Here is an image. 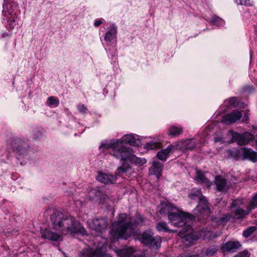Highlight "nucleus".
Returning a JSON list of instances; mask_svg holds the SVG:
<instances>
[{"label": "nucleus", "instance_id": "obj_1", "mask_svg": "<svg viewBox=\"0 0 257 257\" xmlns=\"http://www.w3.org/2000/svg\"><path fill=\"white\" fill-rule=\"evenodd\" d=\"M51 221L53 228L59 232L56 233L49 229H41L43 238L56 241L61 238V234L74 235L86 234L85 228L77 221L75 217L70 215H64L62 212L54 210L51 215Z\"/></svg>", "mask_w": 257, "mask_h": 257}, {"label": "nucleus", "instance_id": "obj_2", "mask_svg": "<svg viewBox=\"0 0 257 257\" xmlns=\"http://www.w3.org/2000/svg\"><path fill=\"white\" fill-rule=\"evenodd\" d=\"M99 149L102 151L110 150V154L122 162V166L119 167L116 173L119 175L126 173L128 168V135H125L121 139L105 141L101 143Z\"/></svg>", "mask_w": 257, "mask_h": 257}, {"label": "nucleus", "instance_id": "obj_3", "mask_svg": "<svg viewBox=\"0 0 257 257\" xmlns=\"http://www.w3.org/2000/svg\"><path fill=\"white\" fill-rule=\"evenodd\" d=\"M160 213L162 214L167 213L170 222L175 226H183L190 220H193L195 218L193 215L183 212L175 207L168 205L162 208Z\"/></svg>", "mask_w": 257, "mask_h": 257}, {"label": "nucleus", "instance_id": "obj_4", "mask_svg": "<svg viewBox=\"0 0 257 257\" xmlns=\"http://www.w3.org/2000/svg\"><path fill=\"white\" fill-rule=\"evenodd\" d=\"M126 217V214L121 213L119 215L118 220L112 223L110 232V238L113 242L120 238L126 239V231L128 227Z\"/></svg>", "mask_w": 257, "mask_h": 257}, {"label": "nucleus", "instance_id": "obj_5", "mask_svg": "<svg viewBox=\"0 0 257 257\" xmlns=\"http://www.w3.org/2000/svg\"><path fill=\"white\" fill-rule=\"evenodd\" d=\"M138 239L144 245L156 248L161 246L162 242L161 237L159 236L154 237L153 233L151 230L144 231L143 233L139 234Z\"/></svg>", "mask_w": 257, "mask_h": 257}, {"label": "nucleus", "instance_id": "obj_6", "mask_svg": "<svg viewBox=\"0 0 257 257\" xmlns=\"http://www.w3.org/2000/svg\"><path fill=\"white\" fill-rule=\"evenodd\" d=\"M189 197L191 199L195 200L198 202V205L196 208V211L203 214H207L208 213L209 208L207 201L202 195L200 190L196 189L192 191L189 195Z\"/></svg>", "mask_w": 257, "mask_h": 257}, {"label": "nucleus", "instance_id": "obj_7", "mask_svg": "<svg viewBox=\"0 0 257 257\" xmlns=\"http://www.w3.org/2000/svg\"><path fill=\"white\" fill-rule=\"evenodd\" d=\"M89 228L97 232H101L107 227V219L104 217H95L87 221Z\"/></svg>", "mask_w": 257, "mask_h": 257}, {"label": "nucleus", "instance_id": "obj_8", "mask_svg": "<svg viewBox=\"0 0 257 257\" xmlns=\"http://www.w3.org/2000/svg\"><path fill=\"white\" fill-rule=\"evenodd\" d=\"M242 204V201L240 199H236L234 200L231 206V210L233 213V218L236 219H241L247 215L250 211H249L248 206L247 210H245L240 207V205Z\"/></svg>", "mask_w": 257, "mask_h": 257}, {"label": "nucleus", "instance_id": "obj_9", "mask_svg": "<svg viewBox=\"0 0 257 257\" xmlns=\"http://www.w3.org/2000/svg\"><path fill=\"white\" fill-rule=\"evenodd\" d=\"M178 235L180 237L189 242L196 241L198 239V236L195 234L193 229L189 225L185 226L179 231Z\"/></svg>", "mask_w": 257, "mask_h": 257}, {"label": "nucleus", "instance_id": "obj_10", "mask_svg": "<svg viewBox=\"0 0 257 257\" xmlns=\"http://www.w3.org/2000/svg\"><path fill=\"white\" fill-rule=\"evenodd\" d=\"M242 116L241 111L234 110L231 112L224 115L221 121L226 124H230L239 120Z\"/></svg>", "mask_w": 257, "mask_h": 257}, {"label": "nucleus", "instance_id": "obj_11", "mask_svg": "<svg viewBox=\"0 0 257 257\" xmlns=\"http://www.w3.org/2000/svg\"><path fill=\"white\" fill-rule=\"evenodd\" d=\"M232 136L233 139L235 140L239 145H246L249 141L254 139L253 135L247 132L242 134L233 133Z\"/></svg>", "mask_w": 257, "mask_h": 257}, {"label": "nucleus", "instance_id": "obj_12", "mask_svg": "<svg viewBox=\"0 0 257 257\" xmlns=\"http://www.w3.org/2000/svg\"><path fill=\"white\" fill-rule=\"evenodd\" d=\"M214 182L219 191L226 192L231 186L230 182L220 176L215 177Z\"/></svg>", "mask_w": 257, "mask_h": 257}, {"label": "nucleus", "instance_id": "obj_13", "mask_svg": "<svg viewBox=\"0 0 257 257\" xmlns=\"http://www.w3.org/2000/svg\"><path fill=\"white\" fill-rule=\"evenodd\" d=\"M96 180L104 184H112L116 181V178L115 176L112 175L98 172L96 177Z\"/></svg>", "mask_w": 257, "mask_h": 257}, {"label": "nucleus", "instance_id": "obj_14", "mask_svg": "<svg viewBox=\"0 0 257 257\" xmlns=\"http://www.w3.org/2000/svg\"><path fill=\"white\" fill-rule=\"evenodd\" d=\"M163 165L158 161H153L149 169V174L155 175L158 179L162 175Z\"/></svg>", "mask_w": 257, "mask_h": 257}, {"label": "nucleus", "instance_id": "obj_15", "mask_svg": "<svg viewBox=\"0 0 257 257\" xmlns=\"http://www.w3.org/2000/svg\"><path fill=\"white\" fill-rule=\"evenodd\" d=\"M5 14L7 15L9 25L11 28L13 29L17 25H18L17 13L14 9H10L7 12H5Z\"/></svg>", "mask_w": 257, "mask_h": 257}, {"label": "nucleus", "instance_id": "obj_16", "mask_svg": "<svg viewBox=\"0 0 257 257\" xmlns=\"http://www.w3.org/2000/svg\"><path fill=\"white\" fill-rule=\"evenodd\" d=\"M174 146L173 145L168 146L166 149H162L157 153V157L162 161H166L170 154L174 150Z\"/></svg>", "mask_w": 257, "mask_h": 257}, {"label": "nucleus", "instance_id": "obj_17", "mask_svg": "<svg viewBox=\"0 0 257 257\" xmlns=\"http://www.w3.org/2000/svg\"><path fill=\"white\" fill-rule=\"evenodd\" d=\"M117 34V27L114 25L110 26L105 35L104 40L106 42H111L115 40Z\"/></svg>", "mask_w": 257, "mask_h": 257}, {"label": "nucleus", "instance_id": "obj_18", "mask_svg": "<svg viewBox=\"0 0 257 257\" xmlns=\"http://www.w3.org/2000/svg\"><path fill=\"white\" fill-rule=\"evenodd\" d=\"M240 246L238 241H228L222 246L221 249L223 251H230L238 249Z\"/></svg>", "mask_w": 257, "mask_h": 257}, {"label": "nucleus", "instance_id": "obj_19", "mask_svg": "<svg viewBox=\"0 0 257 257\" xmlns=\"http://www.w3.org/2000/svg\"><path fill=\"white\" fill-rule=\"evenodd\" d=\"M195 179L197 182L205 184L208 188L210 187L212 184L207 177L199 171H197L196 172Z\"/></svg>", "mask_w": 257, "mask_h": 257}, {"label": "nucleus", "instance_id": "obj_20", "mask_svg": "<svg viewBox=\"0 0 257 257\" xmlns=\"http://www.w3.org/2000/svg\"><path fill=\"white\" fill-rule=\"evenodd\" d=\"M102 248L103 247H102L101 249H97L96 250H93L92 248H88L86 250H83L84 254H87L88 255L87 257H104L106 255L110 256L108 254H103V250Z\"/></svg>", "mask_w": 257, "mask_h": 257}, {"label": "nucleus", "instance_id": "obj_21", "mask_svg": "<svg viewBox=\"0 0 257 257\" xmlns=\"http://www.w3.org/2000/svg\"><path fill=\"white\" fill-rule=\"evenodd\" d=\"M103 196V192L98 188L92 189L88 192V196L92 200H100Z\"/></svg>", "mask_w": 257, "mask_h": 257}, {"label": "nucleus", "instance_id": "obj_22", "mask_svg": "<svg viewBox=\"0 0 257 257\" xmlns=\"http://www.w3.org/2000/svg\"><path fill=\"white\" fill-rule=\"evenodd\" d=\"M243 155L246 158L253 162H257V153L251 149H245Z\"/></svg>", "mask_w": 257, "mask_h": 257}, {"label": "nucleus", "instance_id": "obj_23", "mask_svg": "<svg viewBox=\"0 0 257 257\" xmlns=\"http://www.w3.org/2000/svg\"><path fill=\"white\" fill-rule=\"evenodd\" d=\"M147 162L145 158H139L135 155L130 153V163L137 166H142Z\"/></svg>", "mask_w": 257, "mask_h": 257}, {"label": "nucleus", "instance_id": "obj_24", "mask_svg": "<svg viewBox=\"0 0 257 257\" xmlns=\"http://www.w3.org/2000/svg\"><path fill=\"white\" fill-rule=\"evenodd\" d=\"M130 146L139 147L141 146L140 137L137 135L130 134Z\"/></svg>", "mask_w": 257, "mask_h": 257}, {"label": "nucleus", "instance_id": "obj_25", "mask_svg": "<svg viewBox=\"0 0 257 257\" xmlns=\"http://www.w3.org/2000/svg\"><path fill=\"white\" fill-rule=\"evenodd\" d=\"M181 144H182L180 147L181 149L192 150L196 146V143L193 139L185 140L181 142Z\"/></svg>", "mask_w": 257, "mask_h": 257}, {"label": "nucleus", "instance_id": "obj_26", "mask_svg": "<svg viewBox=\"0 0 257 257\" xmlns=\"http://www.w3.org/2000/svg\"><path fill=\"white\" fill-rule=\"evenodd\" d=\"M182 128L178 127L176 126H171L168 130V135L173 137H176L182 133Z\"/></svg>", "mask_w": 257, "mask_h": 257}, {"label": "nucleus", "instance_id": "obj_27", "mask_svg": "<svg viewBox=\"0 0 257 257\" xmlns=\"http://www.w3.org/2000/svg\"><path fill=\"white\" fill-rule=\"evenodd\" d=\"M156 228L159 231L172 232L173 230L169 229L165 222L161 221L156 224Z\"/></svg>", "mask_w": 257, "mask_h": 257}, {"label": "nucleus", "instance_id": "obj_28", "mask_svg": "<svg viewBox=\"0 0 257 257\" xmlns=\"http://www.w3.org/2000/svg\"><path fill=\"white\" fill-rule=\"evenodd\" d=\"M210 23L212 25L218 27L222 26L225 24L224 21L222 19L216 16H214L212 17L210 21Z\"/></svg>", "mask_w": 257, "mask_h": 257}, {"label": "nucleus", "instance_id": "obj_29", "mask_svg": "<svg viewBox=\"0 0 257 257\" xmlns=\"http://www.w3.org/2000/svg\"><path fill=\"white\" fill-rule=\"evenodd\" d=\"M161 144L159 142L150 141L146 144L145 147L148 150H153L159 148Z\"/></svg>", "mask_w": 257, "mask_h": 257}, {"label": "nucleus", "instance_id": "obj_30", "mask_svg": "<svg viewBox=\"0 0 257 257\" xmlns=\"http://www.w3.org/2000/svg\"><path fill=\"white\" fill-rule=\"evenodd\" d=\"M218 249V247L217 246H211L206 249L205 254L207 256H211L216 253Z\"/></svg>", "mask_w": 257, "mask_h": 257}, {"label": "nucleus", "instance_id": "obj_31", "mask_svg": "<svg viewBox=\"0 0 257 257\" xmlns=\"http://www.w3.org/2000/svg\"><path fill=\"white\" fill-rule=\"evenodd\" d=\"M257 207V193L255 194L251 198L250 202L248 205L249 211Z\"/></svg>", "mask_w": 257, "mask_h": 257}, {"label": "nucleus", "instance_id": "obj_32", "mask_svg": "<svg viewBox=\"0 0 257 257\" xmlns=\"http://www.w3.org/2000/svg\"><path fill=\"white\" fill-rule=\"evenodd\" d=\"M48 105L49 106H58L59 104V100L54 96H50L48 99Z\"/></svg>", "mask_w": 257, "mask_h": 257}, {"label": "nucleus", "instance_id": "obj_33", "mask_svg": "<svg viewBox=\"0 0 257 257\" xmlns=\"http://www.w3.org/2000/svg\"><path fill=\"white\" fill-rule=\"evenodd\" d=\"M224 103L226 105L235 107L237 105V99L235 97H230L228 99L225 100Z\"/></svg>", "mask_w": 257, "mask_h": 257}, {"label": "nucleus", "instance_id": "obj_34", "mask_svg": "<svg viewBox=\"0 0 257 257\" xmlns=\"http://www.w3.org/2000/svg\"><path fill=\"white\" fill-rule=\"evenodd\" d=\"M256 229L255 226H251L247 228L245 230L243 231V234L245 237H248Z\"/></svg>", "mask_w": 257, "mask_h": 257}, {"label": "nucleus", "instance_id": "obj_35", "mask_svg": "<svg viewBox=\"0 0 257 257\" xmlns=\"http://www.w3.org/2000/svg\"><path fill=\"white\" fill-rule=\"evenodd\" d=\"M235 1L238 5L245 6H251L253 3L251 0H235Z\"/></svg>", "mask_w": 257, "mask_h": 257}, {"label": "nucleus", "instance_id": "obj_36", "mask_svg": "<svg viewBox=\"0 0 257 257\" xmlns=\"http://www.w3.org/2000/svg\"><path fill=\"white\" fill-rule=\"evenodd\" d=\"M77 107L79 112L83 113H86L87 112V109L84 104H79L77 105Z\"/></svg>", "mask_w": 257, "mask_h": 257}, {"label": "nucleus", "instance_id": "obj_37", "mask_svg": "<svg viewBox=\"0 0 257 257\" xmlns=\"http://www.w3.org/2000/svg\"><path fill=\"white\" fill-rule=\"evenodd\" d=\"M249 253L247 251H243L239 254L235 256V257H249Z\"/></svg>", "mask_w": 257, "mask_h": 257}, {"label": "nucleus", "instance_id": "obj_38", "mask_svg": "<svg viewBox=\"0 0 257 257\" xmlns=\"http://www.w3.org/2000/svg\"><path fill=\"white\" fill-rule=\"evenodd\" d=\"M230 218V215H226L221 218V220L222 222H225L227 220H229Z\"/></svg>", "mask_w": 257, "mask_h": 257}, {"label": "nucleus", "instance_id": "obj_39", "mask_svg": "<svg viewBox=\"0 0 257 257\" xmlns=\"http://www.w3.org/2000/svg\"><path fill=\"white\" fill-rule=\"evenodd\" d=\"M102 23V21L101 20H97L95 22L94 25L95 27H98Z\"/></svg>", "mask_w": 257, "mask_h": 257}, {"label": "nucleus", "instance_id": "obj_40", "mask_svg": "<svg viewBox=\"0 0 257 257\" xmlns=\"http://www.w3.org/2000/svg\"><path fill=\"white\" fill-rule=\"evenodd\" d=\"M132 218H130V222H129V223H130V230L131 229V224H132ZM130 237H131V232H130Z\"/></svg>", "mask_w": 257, "mask_h": 257}, {"label": "nucleus", "instance_id": "obj_41", "mask_svg": "<svg viewBox=\"0 0 257 257\" xmlns=\"http://www.w3.org/2000/svg\"><path fill=\"white\" fill-rule=\"evenodd\" d=\"M129 250H130V257H132V255H131V253L133 251V248L130 247Z\"/></svg>", "mask_w": 257, "mask_h": 257}, {"label": "nucleus", "instance_id": "obj_42", "mask_svg": "<svg viewBox=\"0 0 257 257\" xmlns=\"http://www.w3.org/2000/svg\"><path fill=\"white\" fill-rule=\"evenodd\" d=\"M11 7V4L7 5V9L8 10L9 9V8H10Z\"/></svg>", "mask_w": 257, "mask_h": 257}, {"label": "nucleus", "instance_id": "obj_43", "mask_svg": "<svg viewBox=\"0 0 257 257\" xmlns=\"http://www.w3.org/2000/svg\"><path fill=\"white\" fill-rule=\"evenodd\" d=\"M123 257H128V254L127 252L124 255H123Z\"/></svg>", "mask_w": 257, "mask_h": 257}, {"label": "nucleus", "instance_id": "obj_44", "mask_svg": "<svg viewBox=\"0 0 257 257\" xmlns=\"http://www.w3.org/2000/svg\"><path fill=\"white\" fill-rule=\"evenodd\" d=\"M9 34H5V33H4L3 35V37H5L6 36H9Z\"/></svg>", "mask_w": 257, "mask_h": 257}, {"label": "nucleus", "instance_id": "obj_45", "mask_svg": "<svg viewBox=\"0 0 257 257\" xmlns=\"http://www.w3.org/2000/svg\"><path fill=\"white\" fill-rule=\"evenodd\" d=\"M123 251L121 250V255H123Z\"/></svg>", "mask_w": 257, "mask_h": 257}, {"label": "nucleus", "instance_id": "obj_46", "mask_svg": "<svg viewBox=\"0 0 257 257\" xmlns=\"http://www.w3.org/2000/svg\"><path fill=\"white\" fill-rule=\"evenodd\" d=\"M104 257H112V256H111L106 255V256H104Z\"/></svg>", "mask_w": 257, "mask_h": 257}, {"label": "nucleus", "instance_id": "obj_47", "mask_svg": "<svg viewBox=\"0 0 257 257\" xmlns=\"http://www.w3.org/2000/svg\"><path fill=\"white\" fill-rule=\"evenodd\" d=\"M135 223L139 224L140 222L138 221H137V222H136Z\"/></svg>", "mask_w": 257, "mask_h": 257}, {"label": "nucleus", "instance_id": "obj_48", "mask_svg": "<svg viewBox=\"0 0 257 257\" xmlns=\"http://www.w3.org/2000/svg\"><path fill=\"white\" fill-rule=\"evenodd\" d=\"M247 117H246L244 119V120H247Z\"/></svg>", "mask_w": 257, "mask_h": 257}]
</instances>
